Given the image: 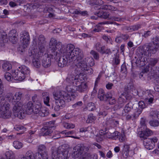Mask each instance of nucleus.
I'll return each mask as SVG.
<instances>
[{
  "label": "nucleus",
  "instance_id": "f257e3e1",
  "mask_svg": "<svg viewBox=\"0 0 159 159\" xmlns=\"http://www.w3.org/2000/svg\"><path fill=\"white\" fill-rule=\"evenodd\" d=\"M66 81L70 84H72L74 89L73 88H71L70 86H66V89L70 94H73L74 97L75 96L73 94L75 92V90L80 93H84L87 91L88 87L87 83L84 82V77L83 75H76L73 74H69L66 79Z\"/></svg>",
  "mask_w": 159,
  "mask_h": 159
},
{
  "label": "nucleus",
  "instance_id": "f03ea898",
  "mask_svg": "<svg viewBox=\"0 0 159 159\" xmlns=\"http://www.w3.org/2000/svg\"><path fill=\"white\" fill-rule=\"evenodd\" d=\"M159 37L156 36L153 41V44L149 43L139 47L137 50L136 53L139 55V61H141L143 54L149 55V54H154L159 48Z\"/></svg>",
  "mask_w": 159,
  "mask_h": 159
},
{
  "label": "nucleus",
  "instance_id": "7ed1b4c3",
  "mask_svg": "<svg viewBox=\"0 0 159 159\" xmlns=\"http://www.w3.org/2000/svg\"><path fill=\"white\" fill-rule=\"evenodd\" d=\"M59 51V55L63 54L71 60H74L77 57V60H79L83 57V52L80 49L76 48L72 44H68L66 47L62 45Z\"/></svg>",
  "mask_w": 159,
  "mask_h": 159
},
{
  "label": "nucleus",
  "instance_id": "20e7f679",
  "mask_svg": "<svg viewBox=\"0 0 159 159\" xmlns=\"http://www.w3.org/2000/svg\"><path fill=\"white\" fill-rule=\"evenodd\" d=\"M53 98L55 100V105L54 110L57 111H59L65 106V100L69 102L71 100L70 95L73 96L72 94H69L63 91L53 93Z\"/></svg>",
  "mask_w": 159,
  "mask_h": 159
},
{
  "label": "nucleus",
  "instance_id": "39448f33",
  "mask_svg": "<svg viewBox=\"0 0 159 159\" xmlns=\"http://www.w3.org/2000/svg\"><path fill=\"white\" fill-rule=\"evenodd\" d=\"M84 57L83 54V57L79 60H77V57H76L75 59L77 61V63L75 64V72L76 74V75H81V73L84 71L88 72L87 73L92 74L93 73V70L91 68H90L87 65V61H86L87 60H89V61L92 60V58L91 57H87L83 59L82 60Z\"/></svg>",
  "mask_w": 159,
  "mask_h": 159
},
{
  "label": "nucleus",
  "instance_id": "423d86ee",
  "mask_svg": "<svg viewBox=\"0 0 159 159\" xmlns=\"http://www.w3.org/2000/svg\"><path fill=\"white\" fill-rule=\"evenodd\" d=\"M62 44L61 42H57L56 40L53 38H52L50 41L49 43L50 50L49 52L50 55L52 58L56 59L57 57L59 56V51H58L61 48Z\"/></svg>",
  "mask_w": 159,
  "mask_h": 159
},
{
  "label": "nucleus",
  "instance_id": "0eeeda50",
  "mask_svg": "<svg viewBox=\"0 0 159 159\" xmlns=\"http://www.w3.org/2000/svg\"><path fill=\"white\" fill-rule=\"evenodd\" d=\"M69 152L63 146H60L56 151H52V159H67L69 157Z\"/></svg>",
  "mask_w": 159,
  "mask_h": 159
},
{
  "label": "nucleus",
  "instance_id": "6e6552de",
  "mask_svg": "<svg viewBox=\"0 0 159 159\" xmlns=\"http://www.w3.org/2000/svg\"><path fill=\"white\" fill-rule=\"evenodd\" d=\"M89 150V147L84 146L83 144H78L73 148L72 157L74 158L79 157L86 153Z\"/></svg>",
  "mask_w": 159,
  "mask_h": 159
},
{
  "label": "nucleus",
  "instance_id": "1a4fd4ad",
  "mask_svg": "<svg viewBox=\"0 0 159 159\" xmlns=\"http://www.w3.org/2000/svg\"><path fill=\"white\" fill-rule=\"evenodd\" d=\"M12 104L14 105L13 111L15 116L20 119L24 118L25 117V113L23 108H22V103L19 102Z\"/></svg>",
  "mask_w": 159,
  "mask_h": 159
},
{
  "label": "nucleus",
  "instance_id": "9d476101",
  "mask_svg": "<svg viewBox=\"0 0 159 159\" xmlns=\"http://www.w3.org/2000/svg\"><path fill=\"white\" fill-rule=\"evenodd\" d=\"M37 48H30L29 52V55L32 58V63L33 65L36 68L39 67L40 66V62L39 57V56L38 54Z\"/></svg>",
  "mask_w": 159,
  "mask_h": 159
},
{
  "label": "nucleus",
  "instance_id": "9b49d317",
  "mask_svg": "<svg viewBox=\"0 0 159 159\" xmlns=\"http://www.w3.org/2000/svg\"><path fill=\"white\" fill-rule=\"evenodd\" d=\"M10 108L9 103L5 102L2 107L0 108V117L4 119L9 118L11 115Z\"/></svg>",
  "mask_w": 159,
  "mask_h": 159
},
{
  "label": "nucleus",
  "instance_id": "f8f14e48",
  "mask_svg": "<svg viewBox=\"0 0 159 159\" xmlns=\"http://www.w3.org/2000/svg\"><path fill=\"white\" fill-rule=\"evenodd\" d=\"M45 39L42 34L40 35L38 38L37 43H36L38 48V54L39 56L43 55L45 51Z\"/></svg>",
  "mask_w": 159,
  "mask_h": 159
},
{
  "label": "nucleus",
  "instance_id": "ddd939ff",
  "mask_svg": "<svg viewBox=\"0 0 159 159\" xmlns=\"http://www.w3.org/2000/svg\"><path fill=\"white\" fill-rule=\"evenodd\" d=\"M38 152L35 153V159H48V155L46 147L44 145L38 147Z\"/></svg>",
  "mask_w": 159,
  "mask_h": 159
},
{
  "label": "nucleus",
  "instance_id": "4468645a",
  "mask_svg": "<svg viewBox=\"0 0 159 159\" xmlns=\"http://www.w3.org/2000/svg\"><path fill=\"white\" fill-rule=\"evenodd\" d=\"M158 139L156 137L152 138H147L144 139L143 144L145 148L150 150L152 149L155 147V143L157 142Z\"/></svg>",
  "mask_w": 159,
  "mask_h": 159
},
{
  "label": "nucleus",
  "instance_id": "2eb2a0df",
  "mask_svg": "<svg viewBox=\"0 0 159 159\" xmlns=\"http://www.w3.org/2000/svg\"><path fill=\"white\" fill-rule=\"evenodd\" d=\"M22 47L24 48H26L30 43V35L29 33L24 30L21 32L20 34Z\"/></svg>",
  "mask_w": 159,
  "mask_h": 159
},
{
  "label": "nucleus",
  "instance_id": "dca6fc26",
  "mask_svg": "<svg viewBox=\"0 0 159 159\" xmlns=\"http://www.w3.org/2000/svg\"><path fill=\"white\" fill-rule=\"evenodd\" d=\"M73 60L67 57L66 55L62 54L61 56L59 58L58 65L59 67H63L66 65L68 62H70Z\"/></svg>",
  "mask_w": 159,
  "mask_h": 159
},
{
  "label": "nucleus",
  "instance_id": "f3484780",
  "mask_svg": "<svg viewBox=\"0 0 159 159\" xmlns=\"http://www.w3.org/2000/svg\"><path fill=\"white\" fill-rule=\"evenodd\" d=\"M55 128V126L53 125L45 126L41 129L40 135L44 136L49 135L53 132L52 129H54Z\"/></svg>",
  "mask_w": 159,
  "mask_h": 159
},
{
  "label": "nucleus",
  "instance_id": "a211bd4d",
  "mask_svg": "<svg viewBox=\"0 0 159 159\" xmlns=\"http://www.w3.org/2000/svg\"><path fill=\"white\" fill-rule=\"evenodd\" d=\"M12 76L15 80L19 81L23 80L26 77L24 74H23L21 71H19L18 68L12 72Z\"/></svg>",
  "mask_w": 159,
  "mask_h": 159
},
{
  "label": "nucleus",
  "instance_id": "6ab92c4d",
  "mask_svg": "<svg viewBox=\"0 0 159 159\" xmlns=\"http://www.w3.org/2000/svg\"><path fill=\"white\" fill-rule=\"evenodd\" d=\"M42 61V65L45 68L49 67L51 65V58L52 59L49 54H45Z\"/></svg>",
  "mask_w": 159,
  "mask_h": 159
},
{
  "label": "nucleus",
  "instance_id": "aec40b11",
  "mask_svg": "<svg viewBox=\"0 0 159 159\" xmlns=\"http://www.w3.org/2000/svg\"><path fill=\"white\" fill-rule=\"evenodd\" d=\"M17 34L15 30H12L10 31L8 34V37L9 40L13 43H15L17 41Z\"/></svg>",
  "mask_w": 159,
  "mask_h": 159
},
{
  "label": "nucleus",
  "instance_id": "412c9836",
  "mask_svg": "<svg viewBox=\"0 0 159 159\" xmlns=\"http://www.w3.org/2000/svg\"><path fill=\"white\" fill-rule=\"evenodd\" d=\"M110 93H105L102 89H100L98 93V97L101 101H107L108 98H109Z\"/></svg>",
  "mask_w": 159,
  "mask_h": 159
},
{
  "label": "nucleus",
  "instance_id": "4be33fe9",
  "mask_svg": "<svg viewBox=\"0 0 159 159\" xmlns=\"http://www.w3.org/2000/svg\"><path fill=\"white\" fill-rule=\"evenodd\" d=\"M24 112L25 113V116L26 115H30L33 112V103L31 102H29L25 106Z\"/></svg>",
  "mask_w": 159,
  "mask_h": 159
},
{
  "label": "nucleus",
  "instance_id": "5701e85b",
  "mask_svg": "<svg viewBox=\"0 0 159 159\" xmlns=\"http://www.w3.org/2000/svg\"><path fill=\"white\" fill-rule=\"evenodd\" d=\"M35 153L34 155L31 151L29 150L26 152L25 156H21L19 159H35Z\"/></svg>",
  "mask_w": 159,
  "mask_h": 159
},
{
  "label": "nucleus",
  "instance_id": "b1692460",
  "mask_svg": "<svg viewBox=\"0 0 159 159\" xmlns=\"http://www.w3.org/2000/svg\"><path fill=\"white\" fill-rule=\"evenodd\" d=\"M22 97V93L21 92H18L16 93L13 96L12 100V104H15L16 103H18L21 102H20L21 98Z\"/></svg>",
  "mask_w": 159,
  "mask_h": 159
},
{
  "label": "nucleus",
  "instance_id": "393cba45",
  "mask_svg": "<svg viewBox=\"0 0 159 159\" xmlns=\"http://www.w3.org/2000/svg\"><path fill=\"white\" fill-rule=\"evenodd\" d=\"M149 76L155 78L159 77V67H153L148 74Z\"/></svg>",
  "mask_w": 159,
  "mask_h": 159
},
{
  "label": "nucleus",
  "instance_id": "a878e982",
  "mask_svg": "<svg viewBox=\"0 0 159 159\" xmlns=\"http://www.w3.org/2000/svg\"><path fill=\"white\" fill-rule=\"evenodd\" d=\"M18 70L21 71L24 75L27 76L30 73V70L29 68L24 65L18 67Z\"/></svg>",
  "mask_w": 159,
  "mask_h": 159
},
{
  "label": "nucleus",
  "instance_id": "bb28decb",
  "mask_svg": "<svg viewBox=\"0 0 159 159\" xmlns=\"http://www.w3.org/2000/svg\"><path fill=\"white\" fill-rule=\"evenodd\" d=\"M140 25H139L130 26H125L123 28V30L129 32H132L138 30L140 28Z\"/></svg>",
  "mask_w": 159,
  "mask_h": 159
},
{
  "label": "nucleus",
  "instance_id": "cd10ccee",
  "mask_svg": "<svg viewBox=\"0 0 159 159\" xmlns=\"http://www.w3.org/2000/svg\"><path fill=\"white\" fill-rule=\"evenodd\" d=\"M129 149V145L126 144L124 145L122 152V155L124 157L126 158L128 156Z\"/></svg>",
  "mask_w": 159,
  "mask_h": 159
},
{
  "label": "nucleus",
  "instance_id": "c85d7f7f",
  "mask_svg": "<svg viewBox=\"0 0 159 159\" xmlns=\"http://www.w3.org/2000/svg\"><path fill=\"white\" fill-rule=\"evenodd\" d=\"M42 96L43 99V102L47 106H49V97L48 96V93L47 92H44L42 93Z\"/></svg>",
  "mask_w": 159,
  "mask_h": 159
},
{
  "label": "nucleus",
  "instance_id": "c756f323",
  "mask_svg": "<svg viewBox=\"0 0 159 159\" xmlns=\"http://www.w3.org/2000/svg\"><path fill=\"white\" fill-rule=\"evenodd\" d=\"M96 13L98 14V16L99 17L102 18L106 19L110 18V15L108 12H97Z\"/></svg>",
  "mask_w": 159,
  "mask_h": 159
},
{
  "label": "nucleus",
  "instance_id": "7c9ffc66",
  "mask_svg": "<svg viewBox=\"0 0 159 159\" xmlns=\"http://www.w3.org/2000/svg\"><path fill=\"white\" fill-rule=\"evenodd\" d=\"M153 96L151 93H149L145 98V100L146 102L150 104L153 102L154 100Z\"/></svg>",
  "mask_w": 159,
  "mask_h": 159
},
{
  "label": "nucleus",
  "instance_id": "2f4dec72",
  "mask_svg": "<svg viewBox=\"0 0 159 159\" xmlns=\"http://www.w3.org/2000/svg\"><path fill=\"white\" fill-rule=\"evenodd\" d=\"M2 68L5 71H7L11 68V65L7 61L4 62L2 65Z\"/></svg>",
  "mask_w": 159,
  "mask_h": 159
},
{
  "label": "nucleus",
  "instance_id": "473e14b6",
  "mask_svg": "<svg viewBox=\"0 0 159 159\" xmlns=\"http://www.w3.org/2000/svg\"><path fill=\"white\" fill-rule=\"evenodd\" d=\"M109 95V98H107V101L110 105L115 104L116 103V100L115 98L112 97L110 93Z\"/></svg>",
  "mask_w": 159,
  "mask_h": 159
},
{
  "label": "nucleus",
  "instance_id": "72a5a7b5",
  "mask_svg": "<svg viewBox=\"0 0 159 159\" xmlns=\"http://www.w3.org/2000/svg\"><path fill=\"white\" fill-rule=\"evenodd\" d=\"M124 97V98L122 96H120L118 99V103L121 107L124 106V104L126 102V98L125 97Z\"/></svg>",
  "mask_w": 159,
  "mask_h": 159
},
{
  "label": "nucleus",
  "instance_id": "f704fd0d",
  "mask_svg": "<svg viewBox=\"0 0 159 159\" xmlns=\"http://www.w3.org/2000/svg\"><path fill=\"white\" fill-rule=\"evenodd\" d=\"M132 108V104L131 103L129 102L126 105L124 109V111L125 113H128L131 111Z\"/></svg>",
  "mask_w": 159,
  "mask_h": 159
},
{
  "label": "nucleus",
  "instance_id": "c9c22d12",
  "mask_svg": "<svg viewBox=\"0 0 159 159\" xmlns=\"http://www.w3.org/2000/svg\"><path fill=\"white\" fill-rule=\"evenodd\" d=\"M41 106H35L33 109V112L37 116H39L40 112L41 111Z\"/></svg>",
  "mask_w": 159,
  "mask_h": 159
},
{
  "label": "nucleus",
  "instance_id": "e433bc0d",
  "mask_svg": "<svg viewBox=\"0 0 159 159\" xmlns=\"http://www.w3.org/2000/svg\"><path fill=\"white\" fill-rule=\"evenodd\" d=\"M13 145L14 148L17 149H20L23 146V144L21 142L16 141H14Z\"/></svg>",
  "mask_w": 159,
  "mask_h": 159
},
{
  "label": "nucleus",
  "instance_id": "4c0bfd02",
  "mask_svg": "<svg viewBox=\"0 0 159 159\" xmlns=\"http://www.w3.org/2000/svg\"><path fill=\"white\" fill-rule=\"evenodd\" d=\"M95 119V117L93 116V114H90L88 116V119L86 120V122L87 123H91L94 121Z\"/></svg>",
  "mask_w": 159,
  "mask_h": 159
},
{
  "label": "nucleus",
  "instance_id": "58836bf2",
  "mask_svg": "<svg viewBox=\"0 0 159 159\" xmlns=\"http://www.w3.org/2000/svg\"><path fill=\"white\" fill-rule=\"evenodd\" d=\"M105 46H102L100 43H97L95 45V48L96 50L101 53L103 50Z\"/></svg>",
  "mask_w": 159,
  "mask_h": 159
},
{
  "label": "nucleus",
  "instance_id": "ea45409f",
  "mask_svg": "<svg viewBox=\"0 0 159 159\" xmlns=\"http://www.w3.org/2000/svg\"><path fill=\"white\" fill-rule=\"evenodd\" d=\"M142 111V109L137 108L136 110L134 113L132 115L133 116V118L135 119L138 118Z\"/></svg>",
  "mask_w": 159,
  "mask_h": 159
},
{
  "label": "nucleus",
  "instance_id": "a19ab883",
  "mask_svg": "<svg viewBox=\"0 0 159 159\" xmlns=\"http://www.w3.org/2000/svg\"><path fill=\"white\" fill-rule=\"evenodd\" d=\"M49 114L48 110L46 109H42L41 112H40L39 116L41 117H44L48 116Z\"/></svg>",
  "mask_w": 159,
  "mask_h": 159
},
{
  "label": "nucleus",
  "instance_id": "79ce46f5",
  "mask_svg": "<svg viewBox=\"0 0 159 159\" xmlns=\"http://www.w3.org/2000/svg\"><path fill=\"white\" fill-rule=\"evenodd\" d=\"M86 108L89 111H92L95 109V107L93 103L90 102L88 104Z\"/></svg>",
  "mask_w": 159,
  "mask_h": 159
},
{
  "label": "nucleus",
  "instance_id": "37998d69",
  "mask_svg": "<svg viewBox=\"0 0 159 159\" xmlns=\"http://www.w3.org/2000/svg\"><path fill=\"white\" fill-rule=\"evenodd\" d=\"M4 77L8 81H11L12 80L13 77L12 76V74L9 72H7L5 73Z\"/></svg>",
  "mask_w": 159,
  "mask_h": 159
},
{
  "label": "nucleus",
  "instance_id": "c03bdc74",
  "mask_svg": "<svg viewBox=\"0 0 159 159\" xmlns=\"http://www.w3.org/2000/svg\"><path fill=\"white\" fill-rule=\"evenodd\" d=\"M6 159H14L13 155L11 152L7 151L5 154Z\"/></svg>",
  "mask_w": 159,
  "mask_h": 159
},
{
  "label": "nucleus",
  "instance_id": "a18cd8bd",
  "mask_svg": "<svg viewBox=\"0 0 159 159\" xmlns=\"http://www.w3.org/2000/svg\"><path fill=\"white\" fill-rule=\"evenodd\" d=\"M150 125L152 126L157 127L159 125V121L157 120H153L150 121Z\"/></svg>",
  "mask_w": 159,
  "mask_h": 159
},
{
  "label": "nucleus",
  "instance_id": "49530a36",
  "mask_svg": "<svg viewBox=\"0 0 159 159\" xmlns=\"http://www.w3.org/2000/svg\"><path fill=\"white\" fill-rule=\"evenodd\" d=\"M54 10L52 8L49 7L48 6H46L44 8L43 10V12L44 13H47V12L50 13L51 12H53Z\"/></svg>",
  "mask_w": 159,
  "mask_h": 159
},
{
  "label": "nucleus",
  "instance_id": "de8ad7c7",
  "mask_svg": "<svg viewBox=\"0 0 159 159\" xmlns=\"http://www.w3.org/2000/svg\"><path fill=\"white\" fill-rule=\"evenodd\" d=\"M64 127L66 128H73L75 127V125L72 124L65 122L63 123Z\"/></svg>",
  "mask_w": 159,
  "mask_h": 159
},
{
  "label": "nucleus",
  "instance_id": "09e8293b",
  "mask_svg": "<svg viewBox=\"0 0 159 159\" xmlns=\"http://www.w3.org/2000/svg\"><path fill=\"white\" fill-rule=\"evenodd\" d=\"M158 62V60L157 58L151 59L149 61V64L150 65L154 66Z\"/></svg>",
  "mask_w": 159,
  "mask_h": 159
},
{
  "label": "nucleus",
  "instance_id": "8fccbe9b",
  "mask_svg": "<svg viewBox=\"0 0 159 159\" xmlns=\"http://www.w3.org/2000/svg\"><path fill=\"white\" fill-rule=\"evenodd\" d=\"M4 92V88L2 81L0 79V96H3V94Z\"/></svg>",
  "mask_w": 159,
  "mask_h": 159
},
{
  "label": "nucleus",
  "instance_id": "3c124183",
  "mask_svg": "<svg viewBox=\"0 0 159 159\" xmlns=\"http://www.w3.org/2000/svg\"><path fill=\"white\" fill-rule=\"evenodd\" d=\"M159 112L156 111H152L150 112V116L153 117V118H155L156 117L158 118Z\"/></svg>",
  "mask_w": 159,
  "mask_h": 159
},
{
  "label": "nucleus",
  "instance_id": "603ef678",
  "mask_svg": "<svg viewBox=\"0 0 159 159\" xmlns=\"http://www.w3.org/2000/svg\"><path fill=\"white\" fill-rule=\"evenodd\" d=\"M15 129L16 130L19 131L22 130V132H24L26 130V128L24 126L21 125L16 126L15 127Z\"/></svg>",
  "mask_w": 159,
  "mask_h": 159
},
{
  "label": "nucleus",
  "instance_id": "864d4df0",
  "mask_svg": "<svg viewBox=\"0 0 159 159\" xmlns=\"http://www.w3.org/2000/svg\"><path fill=\"white\" fill-rule=\"evenodd\" d=\"M108 122L111 124L117 126L119 124V121L112 118H110Z\"/></svg>",
  "mask_w": 159,
  "mask_h": 159
},
{
  "label": "nucleus",
  "instance_id": "5fc2aeb1",
  "mask_svg": "<svg viewBox=\"0 0 159 159\" xmlns=\"http://www.w3.org/2000/svg\"><path fill=\"white\" fill-rule=\"evenodd\" d=\"M138 104L139 107L138 109H142V111L143 109L146 107L144 102L143 101H140L139 102Z\"/></svg>",
  "mask_w": 159,
  "mask_h": 159
},
{
  "label": "nucleus",
  "instance_id": "6e6d98bb",
  "mask_svg": "<svg viewBox=\"0 0 159 159\" xmlns=\"http://www.w3.org/2000/svg\"><path fill=\"white\" fill-rule=\"evenodd\" d=\"M90 54L93 56L95 59H98L99 58L98 54L96 52L92 50L90 52Z\"/></svg>",
  "mask_w": 159,
  "mask_h": 159
},
{
  "label": "nucleus",
  "instance_id": "4d7b16f0",
  "mask_svg": "<svg viewBox=\"0 0 159 159\" xmlns=\"http://www.w3.org/2000/svg\"><path fill=\"white\" fill-rule=\"evenodd\" d=\"M13 97V96L12 93H7L6 95V100L10 102L11 99L12 100Z\"/></svg>",
  "mask_w": 159,
  "mask_h": 159
},
{
  "label": "nucleus",
  "instance_id": "13d9d810",
  "mask_svg": "<svg viewBox=\"0 0 159 159\" xmlns=\"http://www.w3.org/2000/svg\"><path fill=\"white\" fill-rule=\"evenodd\" d=\"M120 35L121 39L124 40H127L130 37L129 35L127 34H120Z\"/></svg>",
  "mask_w": 159,
  "mask_h": 159
},
{
  "label": "nucleus",
  "instance_id": "bf43d9fd",
  "mask_svg": "<svg viewBox=\"0 0 159 159\" xmlns=\"http://www.w3.org/2000/svg\"><path fill=\"white\" fill-rule=\"evenodd\" d=\"M145 135L147 136H148L152 135V130L148 128H146L145 130H144Z\"/></svg>",
  "mask_w": 159,
  "mask_h": 159
},
{
  "label": "nucleus",
  "instance_id": "052dcab7",
  "mask_svg": "<svg viewBox=\"0 0 159 159\" xmlns=\"http://www.w3.org/2000/svg\"><path fill=\"white\" fill-rule=\"evenodd\" d=\"M82 104L83 103L81 101H79L72 105V107L73 108L78 107L82 106Z\"/></svg>",
  "mask_w": 159,
  "mask_h": 159
},
{
  "label": "nucleus",
  "instance_id": "680f3d73",
  "mask_svg": "<svg viewBox=\"0 0 159 159\" xmlns=\"http://www.w3.org/2000/svg\"><path fill=\"white\" fill-rule=\"evenodd\" d=\"M32 7V4L30 3H27L26 5H24V10H30Z\"/></svg>",
  "mask_w": 159,
  "mask_h": 159
},
{
  "label": "nucleus",
  "instance_id": "e2e57ef3",
  "mask_svg": "<svg viewBox=\"0 0 159 159\" xmlns=\"http://www.w3.org/2000/svg\"><path fill=\"white\" fill-rule=\"evenodd\" d=\"M111 51L109 49H108V48H106L105 46H104L103 50L102 51L101 53L109 54L111 53Z\"/></svg>",
  "mask_w": 159,
  "mask_h": 159
},
{
  "label": "nucleus",
  "instance_id": "0e129e2a",
  "mask_svg": "<svg viewBox=\"0 0 159 159\" xmlns=\"http://www.w3.org/2000/svg\"><path fill=\"white\" fill-rule=\"evenodd\" d=\"M119 56L116 55L114 59V63L116 65L119 64L120 62V60L119 59Z\"/></svg>",
  "mask_w": 159,
  "mask_h": 159
},
{
  "label": "nucleus",
  "instance_id": "69168bd1",
  "mask_svg": "<svg viewBox=\"0 0 159 159\" xmlns=\"http://www.w3.org/2000/svg\"><path fill=\"white\" fill-rule=\"evenodd\" d=\"M2 40L4 43L8 41L7 36V34H2Z\"/></svg>",
  "mask_w": 159,
  "mask_h": 159
},
{
  "label": "nucleus",
  "instance_id": "338daca9",
  "mask_svg": "<svg viewBox=\"0 0 159 159\" xmlns=\"http://www.w3.org/2000/svg\"><path fill=\"white\" fill-rule=\"evenodd\" d=\"M4 98V96H0V108L2 107L3 104H4L3 102Z\"/></svg>",
  "mask_w": 159,
  "mask_h": 159
},
{
  "label": "nucleus",
  "instance_id": "774afa93",
  "mask_svg": "<svg viewBox=\"0 0 159 159\" xmlns=\"http://www.w3.org/2000/svg\"><path fill=\"white\" fill-rule=\"evenodd\" d=\"M151 34V32L150 31H147L144 32V34L142 35V36L146 38L150 36Z\"/></svg>",
  "mask_w": 159,
  "mask_h": 159
}]
</instances>
